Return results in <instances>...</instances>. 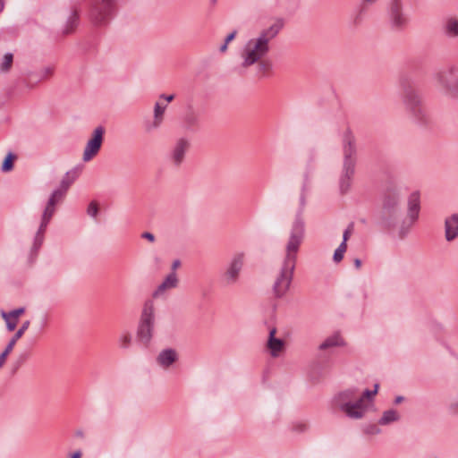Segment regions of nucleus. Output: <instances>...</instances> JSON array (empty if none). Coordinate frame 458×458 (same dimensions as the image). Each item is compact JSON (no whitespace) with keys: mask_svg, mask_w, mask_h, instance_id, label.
<instances>
[{"mask_svg":"<svg viewBox=\"0 0 458 458\" xmlns=\"http://www.w3.org/2000/svg\"><path fill=\"white\" fill-rule=\"evenodd\" d=\"M305 227L301 216L297 215L293 223L289 239L285 247V256L280 267L275 270L272 291L276 298L284 297L293 281L296 265V256L304 238Z\"/></svg>","mask_w":458,"mask_h":458,"instance_id":"nucleus-1","label":"nucleus"},{"mask_svg":"<svg viewBox=\"0 0 458 458\" xmlns=\"http://www.w3.org/2000/svg\"><path fill=\"white\" fill-rule=\"evenodd\" d=\"M284 24L282 19H276L269 27L259 31L257 37L246 42L241 53L242 68L259 63L269 53V44L279 34Z\"/></svg>","mask_w":458,"mask_h":458,"instance_id":"nucleus-2","label":"nucleus"},{"mask_svg":"<svg viewBox=\"0 0 458 458\" xmlns=\"http://www.w3.org/2000/svg\"><path fill=\"white\" fill-rule=\"evenodd\" d=\"M344 165L340 178V189L343 193L350 187L355 170L356 140L352 131L347 128L343 133Z\"/></svg>","mask_w":458,"mask_h":458,"instance_id":"nucleus-3","label":"nucleus"},{"mask_svg":"<svg viewBox=\"0 0 458 458\" xmlns=\"http://www.w3.org/2000/svg\"><path fill=\"white\" fill-rule=\"evenodd\" d=\"M155 327V305L153 301L148 300L144 302L140 324L137 329L139 342L147 346L153 336Z\"/></svg>","mask_w":458,"mask_h":458,"instance_id":"nucleus-4","label":"nucleus"},{"mask_svg":"<svg viewBox=\"0 0 458 458\" xmlns=\"http://www.w3.org/2000/svg\"><path fill=\"white\" fill-rule=\"evenodd\" d=\"M378 390V384L374 386V390L366 389L363 394L356 402H346L340 404V410L349 418L353 420L361 419L367 411L366 399H371Z\"/></svg>","mask_w":458,"mask_h":458,"instance_id":"nucleus-5","label":"nucleus"},{"mask_svg":"<svg viewBox=\"0 0 458 458\" xmlns=\"http://www.w3.org/2000/svg\"><path fill=\"white\" fill-rule=\"evenodd\" d=\"M438 86L448 96L458 98V67L450 66L436 76Z\"/></svg>","mask_w":458,"mask_h":458,"instance_id":"nucleus-6","label":"nucleus"},{"mask_svg":"<svg viewBox=\"0 0 458 458\" xmlns=\"http://www.w3.org/2000/svg\"><path fill=\"white\" fill-rule=\"evenodd\" d=\"M115 0H93L90 18L95 25L105 24L112 15Z\"/></svg>","mask_w":458,"mask_h":458,"instance_id":"nucleus-7","label":"nucleus"},{"mask_svg":"<svg viewBox=\"0 0 458 458\" xmlns=\"http://www.w3.org/2000/svg\"><path fill=\"white\" fill-rule=\"evenodd\" d=\"M244 262L243 254H236L227 265L221 275V281L225 285H233L237 283Z\"/></svg>","mask_w":458,"mask_h":458,"instance_id":"nucleus-8","label":"nucleus"},{"mask_svg":"<svg viewBox=\"0 0 458 458\" xmlns=\"http://www.w3.org/2000/svg\"><path fill=\"white\" fill-rule=\"evenodd\" d=\"M105 129L102 126L97 127L92 133L91 139L87 142L82 159L84 162L91 160L99 151Z\"/></svg>","mask_w":458,"mask_h":458,"instance_id":"nucleus-9","label":"nucleus"},{"mask_svg":"<svg viewBox=\"0 0 458 458\" xmlns=\"http://www.w3.org/2000/svg\"><path fill=\"white\" fill-rule=\"evenodd\" d=\"M404 103L417 119L422 120L425 117V110L421 106V98L412 88L409 87L405 89Z\"/></svg>","mask_w":458,"mask_h":458,"instance_id":"nucleus-10","label":"nucleus"},{"mask_svg":"<svg viewBox=\"0 0 458 458\" xmlns=\"http://www.w3.org/2000/svg\"><path fill=\"white\" fill-rule=\"evenodd\" d=\"M400 199V194L396 190L389 189L385 193L383 201V212L386 216H394L397 209Z\"/></svg>","mask_w":458,"mask_h":458,"instance_id":"nucleus-11","label":"nucleus"},{"mask_svg":"<svg viewBox=\"0 0 458 458\" xmlns=\"http://www.w3.org/2000/svg\"><path fill=\"white\" fill-rule=\"evenodd\" d=\"M403 5L400 0H392L389 7L391 21L394 27L402 28L406 23V18L403 12Z\"/></svg>","mask_w":458,"mask_h":458,"instance_id":"nucleus-12","label":"nucleus"},{"mask_svg":"<svg viewBox=\"0 0 458 458\" xmlns=\"http://www.w3.org/2000/svg\"><path fill=\"white\" fill-rule=\"evenodd\" d=\"M79 174L80 170L77 168L68 171L62 179L59 188L52 192V194H54V197L63 199L66 191H68L69 187L78 177Z\"/></svg>","mask_w":458,"mask_h":458,"instance_id":"nucleus-13","label":"nucleus"},{"mask_svg":"<svg viewBox=\"0 0 458 458\" xmlns=\"http://www.w3.org/2000/svg\"><path fill=\"white\" fill-rule=\"evenodd\" d=\"M189 147L190 142L186 139L181 138L176 141L171 155L174 165L178 166L183 162Z\"/></svg>","mask_w":458,"mask_h":458,"instance_id":"nucleus-14","label":"nucleus"},{"mask_svg":"<svg viewBox=\"0 0 458 458\" xmlns=\"http://www.w3.org/2000/svg\"><path fill=\"white\" fill-rule=\"evenodd\" d=\"M61 199H59L58 197H54V194H51L42 215V221L39 226V232L45 231L48 222L50 221L51 217L55 213V204L58 203Z\"/></svg>","mask_w":458,"mask_h":458,"instance_id":"nucleus-15","label":"nucleus"},{"mask_svg":"<svg viewBox=\"0 0 458 458\" xmlns=\"http://www.w3.org/2000/svg\"><path fill=\"white\" fill-rule=\"evenodd\" d=\"M445 239L450 242L458 236V214H454L445 222Z\"/></svg>","mask_w":458,"mask_h":458,"instance_id":"nucleus-16","label":"nucleus"},{"mask_svg":"<svg viewBox=\"0 0 458 458\" xmlns=\"http://www.w3.org/2000/svg\"><path fill=\"white\" fill-rule=\"evenodd\" d=\"M420 212V194L415 191L412 192L408 200V216L411 223L413 224L419 216Z\"/></svg>","mask_w":458,"mask_h":458,"instance_id":"nucleus-17","label":"nucleus"},{"mask_svg":"<svg viewBox=\"0 0 458 458\" xmlns=\"http://www.w3.org/2000/svg\"><path fill=\"white\" fill-rule=\"evenodd\" d=\"M177 360L175 350L168 348L161 351L157 357V363L163 368L170 367Z\"/></svg>","mask_w":458,"mask_h":458,"instance_id":"nucleus-18","label":"nucleus"},{"mask_svg":"<svg viewBox=\"0 0 458 458\" xmlns=\"http://www.w3.org/2000/svg\"><path fill=\"white\" fill-rule=\"evenodd\" d=\"M178 285V277L175 272H171L154 292L153 296L158 297L166 290L173 289Z\"/></svg>","mask_w":458,"mask_h":458,"instance_id":"nucleus-19","label":"nucleus"},{"mask_svg":"<svg viewBox=\"0 0 458 458\" xmlns=\"http://www.w3.org/2000/svg\"><path fill=\"white\" fill-rule=\"evenodd\" d=\"M443 31L449 38L458 37V18L455 16L447 17L443 24Z\"/></svg>","mask_w":458,"mask_h":458,"instance_id":"nucleus-20","label":"nucleus"},{"mask_svg":"<svg viewBox=\"0 0 458 458\" xmlns=\"http://www.w3.org/2000/svg\"><path fill=\"white\" fill-rule=\"evenodd\" d=\"M276 332V328H272L269 331V338L267 341V347L269 348L273 357L278 356V353L282 351L284 346V342L281 339L275 337Z\"/></svg>","mask_w":458,"mask_h":458,"instance_id":"nucleus-21","label":"nucleus"},{"mask_svg":"<svg viewBox=\"0 0 458 458\" xmlns=\"http://www.w3.org/2000/svg\"><path fill=\"white\" fill-rule=\"evenodd\" d=\"M166 108V106H161V105L157 102L154 107V121L152 123V128H157L160 126L163 121V114L165 113V110Z\"/></svg>","mask_w":458,"mask_h":458,"instance_id":"nucleus-22","label":"nucleus"},{"mask_svg":"<svg viewBox=\"0 0 458 458\" xmlns=\"http://www.w3.org/2000/svg\"><path fill=\"white\" fill-rule=\"evenodd\" d=\"M30 325V320H26L22 323L21 327L17 330V332L13 335L12 339L9 341L6 346H10V350L13 351L16 342L23 335L24 332L29 328Z\"/></svg>","mask_w":458,"mask_h":458,"instance_id":"nucleus-23","label":"nucleus"},{"mask_svg":"<svg viewBox=\"0 0 458 458\" xmlns=\"http://www.w3.org/2000/svg\"><path fill=\"white\" fill-rule=\"evenodd\" d=\"M399 419V415L394 410H388L384 411L382 417L379 420V424L386 425L390 422L396 421Z\"/></svg>","mask_w":458,"mask_h":458,"instance_id":"nucleus-24","label":"nucleus"},{"mask_svg":"<svg viewBox=\"0 0 458 458\" xmlns=\"http://www.w3.org/2000/svg\"><path fill=\"white\" fill-rule=\"evenodd\" d=\"M342 339L338 335H333L326 339L320 345V350H325L330 347L342 345Z\"/></svg>","mask_w":458,"mask_h":458,"instance_id":"nucleus-25","label":"nucleus"},{"mask_svg":"<svg viewBox=\"0 0 458 458\" xmlns=\"http://www.w3.org/2000/svg\"><path fill=\"white\" fill-rule=\"evenodd\" d=\"M1 317L3 318L6 324L7 330L10 332L13 331L17 326L18 319L13 318L12 316H9V314L4 310L1 311Z\"/></svg>","mask_w":458,"mask_h":458,"instance_id":"nucleus-26","label":"nucleus"},{"mask_svg":"<svg viewBox=\"0 0 458 458\" xmlns=\"http://www.w3.org/2000/svg\"><path fill=\"white\" fill-rule=\"evenodd\" d=\"M13 60V54L6 53L4 55L2 62L0 63V72H7L12 67Z\"/></svg>","mask_w":458,"mask_h":458,"instance_id":"nucleus-27","label":"nucleus"},{"mask_svg":"<svg viewBox=\"0 0 458 458\" xmlns=\"http://www.w3.org/2000/svg\"><path fill=\"white\" fill-rule=\"evenodd\" d=\"M77 21H78V15H77V13L75 11H73V12H72L71 15L68 18L67 27L64 32L65 34L71 33L73 30V29L77 26Z\"/></svg>","mask_w":458,"mask_h":458,"instance_id":"nucleus-28","label":"nucleus"},{"mask_svg":"<svg viewBox=\"0 0 458 458\" xmlns=\"http://www.w3.org/2000/svg\"><path fill=\"white\" fill-rule=\"evenodd\" d=\"M347 244L344 242H342L338 248L335 250L334 253V260L338 263L344 259V254L346 251Z\"/></svg>","mask_w":458,"mask_h":458,"instance_id":"nucleus-29","label":"nucleus"},{"mask_svg":"<svg viewBox=\"0 0 458 458\" xmlns=\"http://www.w3.org/2000/svg\"><path fill=\"white\" fill-rule=\"evenodd\" d=\"M14 158H15V156L11 152L5 157V158L2 164V170L4 172H8L13 169V161Z\"/></svg>","mask_w":458,"mask_h":458,"instance_id":"nucleus-30","label":"nucleus"},{"mask_svg":"<svg viewBox=\"0 0 458 458\" xmlns=\"http://www.w3.org/2000/svg\"><path fill=\"white\" fill-rule=\"evenodd\" d=\"M355 395V390L353 389H348L343 393H341L339 394V399L341 400V403H339L342 404L344 403H346V402H352L351 399H352Z\"/></svg>","mask_w":458,"mask_h":458,"instance_id":"nucleus-31","label":"nucleus"},{"mask_svg":"<svg viewBox=\"0 0 458 458\" xmlns=\"http://www.w3.org/2000/svg\"><path fill=\"white\" fill-rule=\"evenodd\" d=\"M199 117L198 115L191 111L185 115V123L188 126H193L196 125L198 123Z\"/></svg>","mask_w":458,"mask_h":458,"instance_id":"nucleus-32","label":"nucleus"},{"mask_svg":"<svg viewBox=\"0 0 458 458\" xmlns=\"http://www.w3.org/2000/svg\"><path fill=\"white\" fill-rule=\"evenodd\" d=\"M131 342V336L130 334H123L119 338V344L122 348H128Z\"/></svg>","mask_w":458,"mask_h":458,"instance_id":"nucleus-33","label":"nucleus"},{"mask_svg":"<svg viewBox=\"0 0 458 458\" xmlns=\"http://www.w3.org/2000/svg\"><path fill=\"white\" fill-rule=\"evenodd\" d=\"M98 212V204L95 201H92L89 203L87 213L89 216L92 217H96Z\"/></svg>","mask_w":458,"mask_h":458,"instance_id":"nucleus-34","label":"nucleus"},{"mask_svg":"<svg viewBox=\"0 0 458 458\" xmlns=\"http://www.w3.org/2000/svg\"><path fill=\"white\" fill-rule=\"evenodd\" d=\"M235 35H236V31H233L232 33H230L225 39V43L220 47V51L221 52H225L226 49H227V45L229 44V42H231L234 38H235Z\"/></svg>","mask_w":458,"mask_h":458,"instance_id":"nucleus-35","label":"nucleus"},{"mask_svg":"<svg viewBox=\"0 0 458 458\" xmlns=\"http://www.w3.org/2000/svg\"><path fill=\"white\" fill-rule=\"evenodd\" d=\"M258 64V68L259 71H262V72H267V71H269L272 67V64L270 62L268 61H263L260 60Z\"/></svg>","mask_w":458,"mask_h":458,"instance_id":"nucleus-36","label":"nucleus"},{"mask_svg":"<svg viewBox=\"0 0 458 458\" xmlns=\"http://www.w3.org/2000/svg\"><path fill=\"white\" fill-rule=\"evenodd\" d=\"M353 228H354V225H353V223H351L348 225V227L345 229V231L344 232L343 242H344V243H346V242L348 241V239L352 235V233L353 232Z\"/></svg>","mask_w":458,"mask_h":458,"instance_id":"nucleus-37","label":"nucleus"},{"mask_svg":"<svg viewBox=\"0 0 458 458\" xmlns=\"http://www.w3.org/2000/svg\"><path fill=\"white\" fill-rule=\"evenodd\" d=\"M24 312H25V308L24 307H21V308L13 310H11V311H9L7 313L9 314V316H12L13 318L18 319L19 317L21 315H22Z\"/></svg>","mask_w":458,"mask_h":458,"instance_id":"nucleus-38","label":"nucleus"},{"mask_svg":"<svg viewBox=\"0 0 458 458\" xmlns=\"http://www.w3.org/2000/svg\"><path fill=\"white\" fill-rule=\"evenodd\" d=\"M10 346H6L4 351L0 354V368L4 365V363L5 362V360H6V357L7 355L12 352L10 350Z\"/></svg>","mask_w":458,"mask_h":458,"instance_id":"nucleus-39","label":"nucleus"},{"mask_svg":"<svg viewBox=\"0 0 458 458\" xmlns=\"http://www.w3.org/2000/svg\"><path fill=\"white\" fill-rule=\"evenodd\" d=\"M141 237L153 242L155 241V236L153 233H148V232H145L141 234Z\"/></svg>","mask_w":458,"mask_h":458,"instance_id":"nucleus-40","label":"nucleus"},{"mask_svg":"<svg viewBox=\"0 0 458 458\" xmlns=\"http://www.w3.org/2000/svg\"><path fill=\"white\" fill-rule=\"evenodd\" d=\"M377 0H362L361 1V9H365L368 5L373 4Z\"/></svg>","mask_w":458,"mask_h":458,"instance_id":"nucleus-41","label":"nucleus"},{"mask_svg":"<svg viewBox=\"0 0 458 458\" xmlns=\"http://www.w3.org/2000/svg\"><path fill=\"white\" fill-rule=\"evenodd\" d=\"M81 452L80 450L70 454V458H81Z\"/></svg>","mask_w":458,"mask_h":458,"instance_id":"nucleus-42","label":"nucleus"},{"mask_svg":"<svg viewBox=\"0 0 458 458\" xmlns=\"http://www.w3.org/2000/svg\"><path fill=\"white\" fill-rule=\"evenodd\" d=\"M181 265L180 260L176 259L173 262L172 269L174 271Z\"/></svg>","mask_w":458,"mask_h":458,"instance_id":"nucleus-43","label":"nucleus"},{"mask_svg":"<svg viewBox=\"0 0 458 458\" xmlns=\"http://www.w3.org/2000/svg\"><path fill=\"white\" fill-rule=\"evenodd\" d=\"M354 266L356 268H360L361 267V260L360 259H354Z\"/></svg>","mask_w":458,"mask_h":458,"instance_id":"nucleus-44","label":"nucleus"},{"mask_svg":"<svg viewBox=\"0 0 458 458\" xmlns=\"http://www.w3.org/2000/svg\"><path fill=\"white\" fill-rule=\"evenodd\" d=\"M75 435H76V437H84V432H83L82 430L79 429V430H77V431L75 432Z\"/></svg>","mask_w":458,"mask_h":458,"instance_id":"nucleus-45","label":"nucleus"},{"mask_svg":"<svg viewBox=\"0 0 458 458\" xmlns=\"http://www.w3.org/2000/svg\"><path fill=\"white\" fill-rule=\"evenodd\" d=\"M162 97L165 98V100L168 101V102L172 101L174 99V95H169V96H164L163 95Z\"/></svg>","mask_w":458,"mask_h":458,"instance_id":"nucleus-46","label":"nucleus"},{"mask_svg":"<svg viewBox=\"0 0 458 458\" xmlns=\"http://www.w3.org/2000/svg\"><path fill=\"white\" fill-rule=\"evenodd\" d=\"M403 400V396H397L394 400V403L398 404L400 403H402Z\"/></svg>","mask_w":458,"mask_h":458,"instance_id":"nucleus-47","label":"nucleus"},{"mask_svg":"<svg viewBox=\"0 0 458 458\" xmlns=\"http://www.w3.org/2000/svg\"><path fill=\"white\" fill-rule=\"evenodd\" d=\"M45 72H46V73H47V75H51V74H52V72H53V70H52V68H49V67H48V68H46V69H45Z\"/></svg>","mask_w":458,"mask_h":458,"instance_id":"nucleus-48","label":"nucleus"},{"mask_svg":"<svg viewBox=\"0 0 458 458\" xmlns=\"http://www.w3.org/2000/svg\"><path fill=\"white\" fill-rule=\"evenodd\" d=\"M4 8V3L2 0H0V12L3 10Z\"/></svg>","mask_w":458,"mask_h":458,"instance_id":"nucleus-49","label":"nucleus"},{"mask_svg":"<svg viewBox=\"0 0 458 458\" xmlns=\"http://www.w3.org/2000/svg\"><path fill=\"white\" fill-rule=\"evenodd\" d=\"M301 204L303 205V204H304V200H305V199H304V197H301Z\"/></svg>","mask_w":458,"mask_h":458,"instance_id":"nucleus-50","label":"nucleus"},{"mask_svg":"<svg viewBox=\"0 0 458 458\" xmlns=\"http://www.w3.org/2000/svg\"><path fill=\"white\" fill-rule=\"evenodd\" d=\"M43 232H44V231H42V232H39V231H38V234L42 233ZM36 238H38V235H36Z\"/></svg>","mask_w":458,"mask_h":458,"instance_id":"nucleus-51","label":"nucleus"},{"mask_svg":"<svg viewBox=\"0 0 458 458\" xmlns=\"http://www.w3.org/2000/svg\"><path fill=\"white\" fill-rule=\"evenodd\" d=\"M359 18H360V16L356 17V19H355L356 22L358 21Z\"/></svg>","mask_w":458,"mask_h":458,"instance_id":"nucleus-52","label":"nucleus"}]
</instances>
